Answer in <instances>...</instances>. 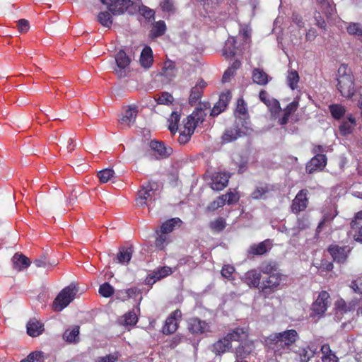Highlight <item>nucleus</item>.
Wrapping results in <instances>:
<instances>
[{
  "mask_svg": "<svg viewBox=\"0 0 362 362\" xmlns=\"http://www.w3.org/2000/svg\"><path fill=\"white\" fill-rule=\"evenodd\" d=\"M329 110L332 117L337 119L343 117L346 112L344 107L338 104L331 105L329 106Z\"/></svg>",
  "mask_w": 362,
  "mask_h": 362,
  "instance_id": "obj_49",
  "label": "nucleus"
},
{
  "mask_svg": "<svg viewBox=\"0 0 362 362\" xmlns=\"http://www.w3.org/2000/svg\"><path fill=\"white\" fill-rule=\"evenodd\" d=\"M271 245L269 240H266L258 244H254L249 248L248 252L254 255H262L265 254L269 249H270Z\"/></svg>",
  "mask_w": 362,
  "mask_h": 362,
  "instance_id": "obj_29",
  "label": "nucleus"
},
{
  "mask_svg": "<svg viewBox=\"0 0 362 362\" xmlns=\"http://www.w3.org/2000/svg\"><path fill=\"white\" fill-rule=\"evenodd\" d=\"M98 21L103 26L110 28L112 24V18L108 11H103L98 13Z\"/></svg>",
  "mask_w": 362,
  "mask_h": 362,
  "instance_id": "obj_47",
  "label": "nucleus"
},
{
  "mask_svg": "<svg viewBox=\"0 0 362 362\" xmlns=\"http://www.w3.org/2000/svg\"><path fill=\"white\" fill-rule=\"evenodd\" d=\"M79 327L74 326L71 329H66L64 334L63 338L66 341L72 343L76 342L78 339Z\"/></svg>",
  "mask_w": 362,
  "mask_h": 362,
  "instance_id": "obj_43",
  "label": "nucleus"
},
{
  "mask_svg": "<svg viewBox=\"0 0 362 362\" xmlns=\"http://www.w3.org/2000/svg\"><path fill=\"white\" fill-rule=\"evenodd\" d=\"M327 164V157L322 153L314 156L306 165V171L313 173L317 170H322Z\"/></svg>",
  "mask_w": 362,
  "mask_h": 362,
  "instance_id": "obj_15",
  "label": "nucleus"
},
{
  "mask_svg": "<svg viewBox=\"0 0 362 362\" xmlns=\"http://www.w3.org/2000/svg\"><path fill=\"white\" fill-rule=\"evenodd\" d=\"M182 221L179 218H173L164 222L159 230L168 235L174 230L175 227H179Z\"/></svg>",
  "mask_w": 362,
  "mask_h": 362,
  "instance_id": "obj_37",
  "label": "nucleus"
},
{
  "mask_svg": "<svg viewBox=\"0 0 362 362\" xmlns=\"http://www.w3.org/2000/svg\"><path fill=\"white\" fill-rule=\"evenodd\" d=\"M114 288L109 283H104L100 286L99 293L105 297H110L114 293Z\"/></svg>",
  "mask_w": 362,
  "mask_h": 362,
  "instance_id": "obj_55",
  "label": "nucleus"
},
{
  "mask_svg": "<svg viewBox=\"0 0 362 362\" xmlns=\"http://www.w3.org/2000/svg\"><path fill=\"white\" fill-rule=\"evenodd\" d=\"M235 115L236 117V124L238 127V124L242 122L244 123L245 121H247V110L246 107V104L245 101L240 98L237 101V107L235 112Z\"/></svg>",
  "mask_w": 362,
  "mask_h": 362,
  "instance_id": "obj_24",
  "label": "nucleus"
},
{
  "mask_svg": "<svg viewBox=\"0 0 362 362\" xmlns=\"http://www.w3.org/2000/svg\"><path fill=\"white\" fill-rule=\"evenodd\" d=\"M299 81V76L296 71H291L287 75V82L289 87L294 90Z\"/></svg>",
  "mask_w": 362,
  "mask_h": 362,
  "instance_id": "obj_52",
  "label": "nucleus"
},
{
  "mask_svg": "<svg viewBox=\"0 0 362 362\" xmlns=\"http://www.w3.org/2000/svg\"><path fill=\"white\" fill-rule=\"evenodd\" d=\"M60 141L66 145V149L69 152H71L75 147L74 140L71 137H69L67 135H63L60 136Z\"/></svg>",
  "mask_w": 362,
  "mask_h": 362,
  "instance_id": "obj_62",
  "label": "nucleus"
},
{
  "mask_svg": "<svg viewBox=\"0 0 362 362\" xmlns=\"http://www.w3.org/2000/svg\"><path fill=\"white\" fill-rule=\"evenodd\" d=\"M43 325L37 320L31 319L27 324V332L31 337H37L42 333Z\"/></svg>",
  "mask_w": 362,
  "mask_h": 362,
  "instance_id": "obj_28",
  "label": "nucleus"
},
{
  "mask_svg": "<svg viewBox=\"0 0 362 362\" xmlns=\"http://www.w3.org/2000/svg\"><path fill=\"white\" fill-rule=\"evenodd\" d=\"M77 292L76 286L72 284L63 288L53 302V309L55 311H62L74 299Z\"/></svg>",
  "mask_w": 362,
  "mask_h": 362,
  "instance_id": "obj_5",
  "label": "nucleus"
},
{
  "mask_svg": "<svg viewBox=\"0 0 362 362\" xmlns=\"http://www.w3.org/2000/svg\"><path fill=\"white\" fill-rule=\"evenodd\" d=\"M180 120V114L177 112H173L168 119L169 123L168 129L171 133L175 134L177 131Z\"/></svg>",
  "mask_w": 362,
  "mask_h": 362,
  "instance_id": "obj_45",
  "label": "nucleus"
},
{
  "mask_svg": "<svg viewBox=\"0 0 362 362\" xmlns=\"http://www.w3.org/2000/svg\"><path fill=\"white\" fill-rule=\"evenodd\" d=\"M210 227L216 231H221L226 227V221L223 218H218L214 221L211 222Z\"/></svg>",
  "mask_w": 362,
  "mask_h": 362,
  "instance_id": "obj_60",
  "label": "nucleus"
},
{
  "mask_svg": "<svg viewBox=\"0 0 362 362\" xmlns=\"http://www.w3.org/2000/svg\"><path fill=\"white\" fill-rule=\"evenodd\" d=\"M156 234L155 245L157 249L163 250L170 242V236L160 230H156Z\"/></svg>",
  "mask_w": 362,
  "mask_h": 362,
  "instance_id": "obj_40",
  "label": "nucleus"
},
{
  "mask_svg": "<svg viewBox=\"0 0 362 362\" xmlns=\"http://www.w3.org/2000/svg\"><path fill=\"white\" fill-rule=\"evenodd\" d=\"M235 40L234 37H230L227 40L223 52L226 57H231L235 54L236 47L235 46Z\"/></svg>",
  "mask_w": 362,
  "mask_h": 362,
  "instance_id": "obj_46",
  "label": "nucleus"
},
{
  "mask_svg": "<svg viewBox=\"0 0 362 362\" xmlns=\"http://www.w3.org/2000/svg\"><path fill=\"white\" fill-rule=\"evenodd\" d=\"M269 76L263 70L260 69H254L252 71L253 82L260 85L265 86L269 82Z\"/></svg>",
  "mask_w": 362,
  "mask_h": 362,
  "instance_id": "obj_31",
  "label": "nucleus"
},
{
  "mask_svg": "<svg viewBox=\"0 0 362 362\" xmlns=\"http://www.w3.org/2000/svg\"><path fill=\"white\" fill-rule=\"evenodd\" d=\"M132 248L131 247H122L119 250L117 257L115 259V262L122 264L129 263L132 256Z\"/></svg>",
  "mask_w": 362,
  "mask_h": 362,
  "instance_id": "obj_30",
  "label": "nucleus"
},
{
  "mask_svg": "<svg viewBox=\"0 0 362 362\" xmlns=\"http://www.w3.org/2000/svg\"><path fill=\"white\" fill-rule=\"evenodd\" d=\"M259 272L264 274L271 275L272 273L277 272L275 264L271 262H264L259 267Z\"/></svg>",
  "mask_w": 362,
  "mask_h": 362,
  "instance_id": "obj_50",
  "label": "nucleus"
},
{
  "mask_svg": "<svg viewBox=\"0 0 362 362\" xmlns=\"http://www.w3.org/2000/svg\"><path fill=\"white\" fill-rule=\"evenodd\" d=\"M119 358V354L117 353L110 354L105 356H100L98 358L97 362H115Z\"/></svg>",
  "mask_w": 362,
  "mask_h": 362,
  "instance_id": "obj_63",
  "label": "nucleus"
},
{
  "mask_svg": "<svg viewBox=\"0 0 362 362\" xmlns=\"http://www.w3.org/2000/svg\"><path fill=\"white\" fill-rule=\"evenodd\" d=\"M44 355L42 351H34L30 354L27 358L23 359L21 362H43Z\"/></svg>",
  "mask_w": 362,
  "mask_h": 362,
  "instance_id": "obj_53",
  "label": "nucleus"
},
{
  "mask_svg": "<svg viewBox=\"0 0 362 362\" xmlns=\"http://www.w3.org/2000/svg\"><path fill=\"white\" fill-rule=\"evenodd\" d=\"M137 114V107L135 105H129L120 117V123L126 127H130L135 122Z\"/></svg>",
  "mask_w": 362,
  "mask_h": 362,
  "instance_id": "obj_19",
  "label": "nucleus"
},
{
  "mask_svg": "<svg viewBox=\"0 0 362 362\" xmlns=\"http://www.w3.org/2000/svg\"><path fill=\"white\" fill-rule=\"evenodd\" d=\"M246 336V329L237 327L230 331L223 339L214 344L212 351L216 354H221L231 348V341L241 339Z\"/></svg>",
  "mask_w": 362,
  "mask_h": 362,
  "instance_id": "obj_3",
  "label": "nucleus"
},
{
  "mask_svg": "<svg viewBox=\"0 0 362 362\" xmlns=\"http://www.w3.org/2000/svg\"><path fill=\"white\" fill-rule=\"evenodd\" d=\"M317 349V347L313 344H310L306 347L302 349L299 353L300 362H308L309 360L316 354Z\"/></svg>",
  "mask_w": 362,
  "mask_h": 362,
  "instance_id": "obj_35",
  "label": "nucleus"
},
{
  "mask_svg": "<svg viewBox=\"0 0 362 362\" xmlns=\"http://www.w3.org/2000/svg\"><path fill=\"white\" fill-rule=\"evenodd\" d=\"M244 279L249 286L257 288L260 283L261 274L256 269H252L245 274Z\"/></svg>",
  "mask_w": 362,
  "mask_h": 362,
  "instance_id": "obj_27",
  "label": "nucleus"
},
{
  "mask_svg": "<svg viewBox=\"0 0 362 362\" xmlns=\"http://www.w3.org/2000/svg\"><path fill=\"white\" fill-rule=\"evenodd\" d=\"M172 273V269L168 267H163L158 269L157 271L153 272L152 275L149 277L148 282L153 279V283L168 276Z\"/></svg>",
  "mask_w": 362,
  "mask_h": 362,
  "instance_id": "obj_42",
  "label": "nucleus"
},
{
  "mask_svg": "<svg viewBox=\"0 0 362 362\" xmlns=\"http://www.w3.org/2000/svg\"><path fill=\"white\" fill-rule=\"evenodd\" d=\"M299 105L298 101L294 100L293 102L289 103L286 107L284 110V115L278 119V124L280 125H285L288 122V118L291 114L295 112Z\"/></svg>",
  "mask_w": 362,
  "mask_h": 362,
  "instance_id": "obj_26",
  "label": "nucleus"
},
{
  "mask_svg": "<svg viewBox=\"0 0 362 362\" xmlns=\"http://www.w3.org/2000/svg\"><path fill=\"white\" fill-rule=\"evenodd\" d=\"M230 99L231 94L230 92L222 93L219 97L218 101L214 105L213 109L211 110V115L216 116L224 111Z\"/></svg>",
  "mask_w": 362,
  "mask_h": 362,
  "instance_id": "obj_21",
  "label": "nucleus"
},
{
  "mask_svg": "<svg viewBox=\"0 0 362 362\" xmlns=\"http://www.w3.org/2000/svg\"><path fill=\"white\" fill-rule=\"evenodd\" d=\"M259 99L269 109L274 118H276V114L281 112V106L279 101L273 98H270L265 90H261L259 94Z\"/></svg>",
  "mask_w": 362,
  "mask_h": 362,
  "instance_id": "obj_12",
  "label": "nucleus"
},
{
  "mask_svg": "<svg viewBox=\"0 0 362 362\" xmlns=\"http://www.w3.org/2000/svg\"><path fill=\"white\" fill-rule=\"evenodd\" d=\"M337 89L341 95L350 98L355 93L354 76L350 68L346 64H341L338 69Z\"/></svg>",
  "mask_w": 362,
  "mask_h": 362,
  "instance_id": "obj_2",
  "label": "nucleus"
},
{
  "mask_svg": "<svg viewBox=\"0 0 362 362\" xmlns=\"http://www.w3.org/2000/svg\"><path fill=\"white\" fill-rule=\"evenodd\" d=\"M334 305L337 313L343 314L353 310L356 303L354 301L346 303L344 299L339 298L335 302Z\"/></svg>",
  "mask_w": 362,
  "mask_h": 362,
  "instance_id": "obj_32",
  "label": "nucleus"
},
{
  "mask_svg": "<svg viewBox=\"0 0 362 362\" xmlns=\"http://www.w3.org/2000/svg\"><path fill=\"white\" fill-rule=\"evenodd\" d=\"M100 1L107 6L113 15H121L131 7L127 0H100Z\"/></svg>",
  "mask_w": 362,
  "mask_h": 362,
  "instance_id": "obj_11",
  "label": "nucleus"
},
{
  "mask_svg": "<svg viewBox=\"0 0 362 362\" xmlns=\"http://www.w3.org/2000/svg\"><path fill=\"white\" fill-rule=\"evenodd\" d=\"M205 116L206 114L202 108L197 107L190 115L183 120V127L181 129L193 134L196 127L203 122Z\"/></svg>",
  "mask_w": 362,
  "mask_h": 362,
  "instance_id": "obj_7",
  "label": "nucleus"
},
{
  "mask_svg": "<svg viewBox=\"0 0 362 362\" xmlns=\"http://www.w3.org/2000/svg\"><path fill=\"white\" fill-rule=\"evenodd\" d=\"M350 225V233L354 240L362 242V210L356 214Z\"/></svg>",
  "mask_w": 362,
  "mask_h": 362,
  "instance_id": "obj_13",
  "label": "nucleus"
},
{
  "mask_svg": "<svg viewBox=\"0 0 362 362\" xmlns=\"http://www.w3.org/2000/svg\"><path fill=\"white\" fill-rule=\"evenodd\" d=\"M205 86V83L201 81L198 84L193 87L189 98V103L191 105H194L200 98L202 89Z\"/></svg>",
  "mask_w": 362,
  "mask_h": 362,
  "instance_id": "obj_34",
  "label": "nucleus"
},
{
  "mask_svg": "<svg viewBox=\"0 0 362 362\" xmlns=\"http://www.w3.org/2000/svg\"><path fill=\"white\" fill-rule=\"evenodd\" d=\"M307 194L308 190L306 189H302L297 194V195L296 196L295 199L293 201L291 206V209L293 212H300L307 207Z\"/></svg>",
  "mask_w": 362,
  "mask_h": 362,
  "instance_id": "obj_16",
  "label": "nucleus"
},
{
  "mask_svg": "<svg viewBox=\"0 0 362 362\" xmlns=\"http://www.w3.org/2000/svg\"><path fill=\"white\" fill-rule=\"evenodd\" d=\"M115 62L117 64V68L115 69L116 74L119 78L125 77L129 70L130 59L123 50H120L115 56Z\"/></svg>",
  "mask_w": 362,
  "mask_h": 362,
  "instance_id": "obj_10",
  "label": "nucleus"
},
{
  "mask_svg": "<svg viewBox=\"0 0 362 362\" xmlns=\"http://www.w3.org/2000/svg\"><path fill=\"white\" fill-rule=\"evenodd\" d=\"M166 25L163 21H158L153 24L151 35L153 37H158L165 34Z\"/></svg>",
  "mask_w": 362,
  "mask_h": 362,
  "instance_id": "obj_44",
  "label": "nucleus"
},
{
  "mask_svg": "<svg viewBox=\"0 0 362 362\" xmlns=\"http://www.w3.org/2000/svg\"><path fill=\"white\" fill-rule=\"evenodd\" d=\"M188 329L193 334H203L210 331V326L205 321L192 318L188 322Z\"/></svg>",
  "mask_w": 362,
  "mask_h": 362,
  "instance_id": "obj_17",
  "label": "nucleus"
},
{
  "mask_svg": "<svg viewBox=\"0 0 362 362\" xmlns=\"http://www.w3.org/2000/svg\"><path fill=\"white\" fill-rule=\"evenodd\" d=\"M230 175L226 173H217L212 177L211 188L220 191L225 188L228 182Z\"/></svg>",
  "mask_w": 362,
  "mask_h": 362,
  "instance_id": "obj_20",
  "label": "nucleus"
},
{
  "mask_svg": "<svg viewBox=\"0 0 362 362\" xmlns=\"http://www.w3.org/2000/svg\"><path fill=\"white\" fill-rule=\"evenodd\" d=\"M329 298V294L327 291H322L319 293L312 305V311L315 315L321 317L326 312L330 304Z\"/></svg>",
  "mask_w": 362,
  "mask_h": 362,
  "instance_id": "obj_9",
  "label": "nucleus"
},
{
  "mask_svg": "<svg viewBox=\"0 0 362 362\" xmlns=\"http://www.w3.org/2000/svg\"><path fill=\"white\" fill-rule=\"evenodd\" d=\"M181 316L182 313L180 310H175L165 320V324L163 328V334H169L175 332L177 329V322Z\"/></svg>",
  "mask_w": 362,
  "mask_h": 362,
  "instance_id": "obj_14",
  "label": "nucleus"
},
{
  "mask_svg": "<svg viewBox=\"0 0 362 362\" xmlns=\"http://www.w3.org/2000/svg\"><path fill=\"white\" fill-rule=\"evenodd\" d=\"M329 252L335 262L341 263L346 259L349 249L347 247L333 245L329 247Z\"/></svg>",
  "mask_w": 362,
  "mask_h": 362,
  "instance_id": "obj_22",
  "label": "nucleus"
},
{
  "mask_svg": "<svg viewBox=\"0 0 362 362\" xmlns=\"http://www.w3.org/2000/svg\"><path fill=\"white\" fill-rule=\"evenodd\" d=\"M33 264L36 267H47V266L52 267L57 265V263L54 261L50 262L47 257L42 255L40 258L36 259Z\"/></svg>",
  "mask_w": 362,
  "mask_h": 362,
  "instance_id": "obj_54",
  "label": "nucleus"
},
{
  "mask_svg": "<svg viewBox=\"0 0 362 362\" xmlns=\"http://www.w3.org/2000/svg\"><path fill=\"white\" fill-rule=\"evenodd\" d=\"M156 189L157 184L156 182H148L144 183L137 193L136 198V206L140 208L148 206V209H151V204L155 200Z\"/></svg>",
  "mask_w": 362,
  "mask_h": 362,
  "instance_id": "obj_4",
  "label": "nucleus"
},
{
  "mask_svg": "<svg viewBox=\"0 0 362 362\" xmlns=\"http://www.w3.org/2000/svg\"><path fill=\"white\" fill-rule=\"evenodd\" d=\"M252 132V129L250 127L249 121H245L244 123L242 122L238 124V127H237L236 122H235L234 127L227 129L222 136V139L224 142H231L244 135L250 134Z\"/></svg>",
  "mask_w": 362,
  "mask_h": 362,
  "instance_id": "obj_6",
  "label": "nucleus"
},
{
  "mask_svg": "<svg viewBox=\"0 0 362 362\" xmlns=\"http://www.w3.org/2000/svg\"><path fill=\"white\" fill-rule=\"evenodd\" d=\"M138 318L134 312H129L123 317L122 324L127 326H133L137 322Z\"/></svg>",
  "mask_w": 362,
  "mask_h": 362,
  "instance_id": "obj_56",
  "label": "nucleus"
},
{
  "mask_svg": "<svg viewBox=\"0 0 362 362\" xmlns=\"http://www.w3.org/2000/svg\"><path fill=\"white\" fill-rule=\"evenodd\" d=\"M268 192V189L266 186L257 187L255 191L252 193V197L255 199H264L266 193Z\"/></svg>",
  "mask_w": 362,
  "mask_h": 362,
  "instance_id": "obj_58",
  "label": "nucleus"
},
{
  "mask_svg": "<svg viewBox=\"0 0 362 362\" xmlns=\"http://www.w3.org/2000/svg\"><path fill=\"white\" fill-rule=\"evenodd\" d=\"M115 172L112 169L106 168L100 170L98 173V176L100 179V181L103 183L107 182L112 177H114Z\"/></svg>",
  "mask_w": 362,
  "mask_h": 362,
  "instance_id": "obj_51",
  "label": "nucleus"
},
{
  "mask_svg": "<svg viewBox=\"0 0 362 362\" xmlns=\"http://www.w3.org/2000/svg\"><path fill=\"white\" fill-rule=\"evenodd\" d=\"M134 12L137 11L141 16H142L146 20L154 18L155 11L153 9L144 6V5H134L132 6Z\"/></svg>",
  "mask_w": 362,
  "mask_h": 362,
  "instance_id": "obj_41",
  "label": "nucleus"
},
{
  "mask_svg": "<svg viewBox=\"0 0 362 362\" xmlns=\"http://www.w3.org/2000/svg\"><path fill=\"white\" fill-rule=\"evenodd\" d=\"M240 35L245 42L249 43L251 35V30L248 26H244L240 30Z\"/></svg>",
  "mask_w": 362,
  "mask_h": 362,
  "instance_id": "obj_64",
  "label": "nucleus"
},
{
  "mask_svg": "<svg viewBox=\"0 0 362 362\" xmlns=\"http://www.w3.org/2000/svg\"><path fill=\"white\" fill-rule=\"evenodd\" d=\"M347 33L351 35L362 37V25L358 23H349L346 26Z\"/></svg>",
  "mask_w": 362,
  "mask_h": 362,
  "instance_id": "obj_48",
  "label": "nucleus"
},
{
  "mask_svg": "<svg viewBox=\"0 0 362 362\" xmlns=\"http://www.w3.org/2000/svg\"><path fill=\"white\" fill-rule=\"evenodd\" d=\"M356 124V120L351 115L349 116L346 120L344 121L339 126V132L341 135L346 136L350 134L353 131V127Z\"/></svg>",
  "mask_w": 362,
  "mask_h": 362,
  "instance_id": "obj_39",
  "label": "nucleus"
},
{
  "mask_svg": "<svg viewBox=\"0 0 362 362\" xmlns=\"http://www.w3.org/2000/svg\"><path fill=\"white\" fill-rule=\"evenodd\" d=\"M298 338V334L295 329H287L271 334L264 339V344L276 356H281L292 350Z\"/></svg>",
  "mask_w": 362,
  "mask_h": 362,
  "instance_id": "obj_1",
  "label": "nucleus"
},
{
  "mask_svg": "<svg viewBox=\"0 0 362 362\" xmlns=\"http://www.w3.org/2000/svg\"><path fill=\"white\" fill-rule=\"evenodd\" d=\"M235 341L239 342V345L235 348L236 358L246 359L255 351L254 342L248 339L247 331L245 337Z\"/></svg>",
  "mask_w": 362,
  "mask_h": 362,
  "instance_id": "obj_8",
  "label": "nucleus"
},
{
  "mask_svg": "<svg viewBox=\"0 0 362 362\" xmlns=\"http://www.w3.org/2000/svg\"><path fill=\"white\" fill-rule=\"evenodd\" d=\"M173 100L174 98L171 94L167 92H163L156 99V101L158 104L168 105L173 103Z\"/></svg>",
  "mask_w": 362,
  "mask_h": 362,
  "instance_id": "obj_57",
  "label": "nucleus"
},
{
  "mask_svg": "<svg viewBox=\"0 0 362 362\" xmlns=\"http://www.w3.org/2000/svg\"><path fill=\"white\" fill-rule=\"evenodd\" d=\"M282 280V275L279 272L272 273L269 275L268 278L262 282V291L264 293L267 292L268 289L275 290L280 285Z\"/></svg>",
  "mask_w": 362,
  "mask_h": 362,
  "instance_id": "obj_18",
  "label": "nucleus"
},
{
  "mask_svg": "<svg viewBox=\"0 0 362 362\" xmlns=\"http://www.w3.org/2000/svg\"><path fill=\"white\" fill-rule=\"evenodd\" d=\"M140 64L145 68H149L153 63L152 50L149 47H145L140 56Z\"/></svg>",
  "mask_w": 362,
  "mask_h": 362,
  "instance_id": "obj_33",
  "label": "nucleus"
},
{
  "mask_svg": "<svg viewBox=\"0 0 362 362\" xmlns=\"http://www.w3.org/2000/svg\"><path fill=\"white\" fill-rule=\"evenodd\" d=\"M152 150L157 152L160 156L166 157L172 153L171 148H167L162 142L152 141L150 144Z\"/></svg>",
  "mask_w": 362,
  "mask_h": 362,
  "instance_id": "obj_38",
  "label": "nucleus"
},
{
  "mask_svg": "<svg viewBox=\"0 0 362 362\" xmlns=\"http://www.w3.org/2000/svg\"><path fill=\"white\" fill-rule=\"evenodd\" d=\"M320 10L326 16L332 15L333 7L328 1L322 0L320 3Z\"/></svg>",
  "mask_w": 362,
  "mask_h": 362,
  "instance_id": "obj_59",
  "label": "nucleus"
},
{
  "mask_svg": "<svg viewBox=\"0 0 362 362\" xmlns=\"http://www.w3.org/2000/svg\"><path fill=\"white\" fill-rule=\"evenodd\" d=\"M337 211L334 206H329L322 211V219L319 223L316 232L320 233L327 223L332 221L337 215Z\"/></svg>",
  "mask_w": 362,
  "mask_h": 362,
  "instance_id": "obj_25",
  "label": "nucleus"
},
{
  "mask_svg": "<svg viewBox=\"0 0 362 362\" xmlns=\"http://www.w3.org/2000/svg\"><path fill=\"white\" fill-rule=\"evenodd\" d=\"M226 202L224 197H219L207 206L208 211H215L216 209L223 206Z\"/></svg>",
  "mask_w": 362,
  "mask_h": 362,
  "instance_id": "obj_61",
  "label": "nucleus"
},
{
  "mask_svg": "<svg viewBox=\"0 0 362 362\" xmlns=\"http://www.w3.org/2000/svg\"><path fill=\"white\" fill-rule=\"evenodd\" d=\"M322 362H338V358L335 354L330 349V346L327 344H325L321 346Z\"/></svg>",
  "mask_w": 362,
  "mask_h": 362,
  "instance_id": "obj_36",
  "label": "nucleus"
},
{
  "mask_svg": "<svg viewBox=\"0 0 362 362\" xmlns=\"http://www.w3.org/2000/svg\"><path fill=\"white\" fill-rule=\"evenodd\" d=\"M11 261L13 268L17 272H21L30 265V260L23 254L16 253Z\"/></svg>",
  "mask_w": 362,
  "mask_h": 362,
  "instance_id": "obj_23",
  "label": "nucleus"
}]
</instances>
